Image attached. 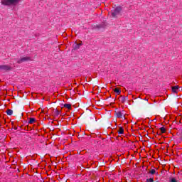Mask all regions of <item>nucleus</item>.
Segmentation results:
<instances>
[{"label":"nucleus","instance_id":"f257e3e1","mask_svg":"<svg viewBox=\"0 0 182 182\" xmlns=\"http://www.w3.org/2000/svg\"><path fill=\"white\" fill-rule=\"evenodd\" d=\"M22 0H1V5L4 6H16Z\"/></svg>","mask_w":182,"mask_h":182},{"label":"nucleus","instance_id":"f03ea898","mask_svg":"<svg viewBox=\"0 0 182 182\" xmlns=\"http://www.w3.org/2000/svg\"><path fill=\"white\" fill-rule=\"evenodd\" d=\"M122 6H117L111 13L112 18H116L117 15H120V12H122Z\"/></svg>","mask_w":182,"mask_h":182},{"label":"nucleus","instance_id":"7ed1b4c3","mask_svg":"<svg viewBox=\"0 0 182 182\" xmlns=\"http://www.w3.org/2000/svg\"><path fill=\"white\" fill-rule=\"evenodd\" d=\"M31 60H32V58L30 56L21 57L17 59V63L21 65V63H23V62H31Z\"/></svg>","mask_w":182,"mask_h":182},{"label":"nucleus","instance_id":"20e7f679","mask_svg":"<svg viewBox=\"0 0 182 182\" xmlns=\"http://www.w3.org/2000/svg\"><path fill=\"white\" fill-rule=\"evenodd\" d=\"M0 69L1 70H5L6 72H8L9 70H12L14 68L9 66V65H0Z\"/></svg>","mask_w":182,"mask_h":182},{"label":"nucleus","instance_id":"39448f33","mask_svg":"<svg viewBox=\"0 0 182 182\" xmlns=\"http://www.w3.org/2000/svg\"><path fill=\"white\" fill-rule=\"evenodd\" d=\"M80 46H82V43H75L73 45V48L74 50H77V49H79L80 48Z\"/></svg>","mask_w":182,"mask_h":182},{"label":"nucleus","instance_id":"423d86ee","mask_svg":"<svg viewBox=\"0 0 182 182\" xmlns=\"http://www.w3.org/2000/svg\"><path fill=\"white\" fill-rule=\"evenodd\" d=\"M173 93H178V89H180V87L178 85H176L171 87Z\"/></svg>","mask_w":182,"mask_h":182},{"label":"nucleus","instance_id":"0eeeda50","mask_svg":"<svg viewBox=\"0 0 182 182\" xmlns=\"http://www.w3.org/2000/svg\"><path fill=\"white\" fill-rule=\"evenodd\" d=\"M62 106L65 109H68V110H70L72 109V105L70 104H63Z\"/></svg>","mask_w":182,"mask_h":182},{"label":"nucleus","instance_id":"6e6552de","mask_svg":"<svg viewBox=\"0 0 182 182\" xmlns=\"http://www.w3.org/2000/svg\"><path fill=\"white\" fill-rule=\"evenodd\" d=\"M6 114H8V116H12V114H14V111L11 109H8L6 111Z\"/></svg>","mask_w":182,"mask_h":182},{"label":"nucleus","instance_id":"1a4fd4ad","mask_svg":"<svg viewBox=\"0 0 182 182\" xmlns=\"http://www.w3.org/2000/svg\"><path fill=\"white\" fill-rule=\"evenodd\" d=\"M35 122H36V119H35L34 117H31L28 120V124H32L35 123Z\"/></svg>","mask_w":182,"mask_h":182},{"label":"nucleus","instance_id":"9d476101","mask_svg":"<svg viewBox=\"0 0 182 182\" xmlns=\"http://www.w3.org/2000/svg\"><path fill=\"white\" fill-rule=\"evenodd\" d=\"M118 134H124V129H123V127H120L119 129L118 130Z\"/></svg>","mask_w":182,"mask_h":182},{"label":"nucleus","instance_id":"9b49d317","mask_svg":"<svg viewBox=\"0 0 182 182\" xmlns=\"http://www.w3.org/2000/svg\"><path fill=\"white\" fill-rule=\"evenodd\" d=\"M117 117L118 119H122L123 118V114L122 113V112H117Z\"/></svg>","mask_w":182,"mask_h":182},{"label":"nucleus","instance_id":"f8f14e48","mask_svg":"<svg viewBox=\"0 0 182 182\" xmlns=\"http://www.w3.org/2000/svg\"><path fill=\"white\" fill-rule=\"evenodd\" d=\"M114 92H115V93H117V95H119L122 91L120 90H119V88H115Z\"/></svg>","mask_w":182,"mask_h":182},{"label":"nucleus","instance_id":"ddd939ff","mask_svg":"<svg viewBox=\"0 0 182 182\" xmlns=\"http://www.w3.org/2000/svg\"><path fill=\"white\" fill-rule=\"evenodd\" d=\"M159 130L161 131V133H166V128L164 127L159 128Z\"/></svg>","mask_w":182,"mask_h":182},{"label":"nucleus","instance_id":"4468645a","mask_svg":"<svg viewBox=\"0 0 182 182\" xmlns=\"http://www.w3.org/2000/svg\"><path fill=\"white\" fill-rule=\"evenodd\" d=\"M169 182H178L176 178H170Z\"/></svg>","mask_w":182,"mask_h":182},{"label":"nucleus","instance_id":"2eb2a0df","mask_svg":"<svg viewBox=\"0 0 182 182\" xmlns=\"http://www.w3.org/2000/svg\"><path fill=\"white\" fill-rule=\"evenodd\" d=\"M127 100V97H122V102L124 103Z\"/></svg>","mask_w":182,"mask_h":182},{"label":"nucleus","instance_id":"dca6fc26","mask_svg":"<svg viewBox=\"0 0 182 182\" xmlns=\"http://www.w3.org/2000/svg\"><path fill=\"white\" fill-rule=\"evenodd\" d=\"M60 113V112L58 109H55L54 112L55 116H57V117L59 116Z\"/></svg>","mask_w":182,"mask_h":182},{"label":"nucleus","instance_id":"f3484780","mask_svg":"<svg viewBox=\"0 0 182 182\" xmlns=\"http://www.w3.org/2000/svg\"><path fill=\"white\" fill-rule=\"evenodd\" d=\"M149 173L152 175L156 174V169H151Z\"/></svg>","mask_w":182,"mask_h":182},{"label":"nucleus","instance_id":"a211bd4d","mask_svg":"<svg viewBox=\"0 0 182 182\" xmlns=\"http://www.w3.org/2000/svg\"><path fill=\"white\" fill-rule=\"evenodd\" d=\"M146 182H154V179L153 178H150L146 179Z\"/></svg>","mask_w":182,"mask_h":182},{"label":"nucleus","instance_id":"6ab92c4d","mask_svg":"<svg viewBox=\"0 0 182 182\" xmlns=\"http://www.w3.org/2000/svg\"><path fill=\"white\" fill-rule=\"evenodd\" d=\"M14 130H18V127H14Z\"/></svg>","mask_w":182,"mask_h":182},{"label":"nucleus","instance_id":"aec40b11","mask_svg":"<svg viewBox=\"0 0 182 182\" xmlns=\"http://www.w3.org/2000/svg\"><path fill=\"white\" fill-rule=\"evenodd\" d=\"M101 26H98V28H100Z\"/></svg>","mask_w":182,"mask_h":182}]
</instances>
